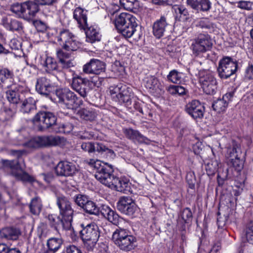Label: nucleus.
<instances>
[{
    "label": "nucleus",
    "instance_id": "nucleus-5",
    "mask_svg": "<svg viewBox=\"0 0 253 253\" xmlns=\"http://www.w3.org/2000/svg\"><path fill=\"white\" fill-rule=\"evenodd\" d=\"M110 94L113 99L120 103H124L126 106L131 108L133 100V94L130 87L122 83L112 85L109 87Z\"/></svg>",
    "mask_w": 253,
    "mask_h": 253
},
{
    "label": "nucleus",
    "instance_id": "nucleus-17",
    "mask_svg": "<svg viewBox=\"0 0 253 253\" xmlns=\"http://www.w3.org/2000/svg\"><path fill=\"white\" fill-rule=\"evenodd\" d=\"M78 171V167L68 161H60L55 168L56 174L60 176H73Z\"/></svg>",
    "mask_w": 253,
    "mask_h": 253
},
{
    "label": "nucleus",
    "instance_id": "nucleus-11",
    "mask_svg": "<svg viewBox=\"0 0 253 253\" xmlns=\"http://www.w3.org/2000/svg\"><path fill=\"white\" fill-rule=\"evenodd\" d=\"M199 82L204 92L207 94H214L217 88V83L214 76L208 71L199 73Z\"/></svg>",
    "mask_w": 253,
    "mask_h": 253
},
{
    "label": "nucleus",
    "instance_id": "nucleus-21",
    "mask_svg": "<svg viewBox=\"0 0 253 253\" xmlns=\"http://www.w3.org/2000/svg\"><path fill=\"white\" fill-rule=\"evenodd\" d=\"M106 65L104 62L97 59H91L83 67V71L87 74L99 75L104 72Z\"/></svg>",
    "mask_w": 253,
    "mask_h": 253
},
{
    "label": "nucleus",
    "instance_id": "nucleus-53",
    "mask_svg": "<svg viewBox=\"0 0 253 253\" xmlns=\"http://www.w3.org/2000/svg\"><path fill=\"white\" fill-rule=\"evenodd\" d=\"M15 176L23 181L33 183L35 181V178L26 172H22L20 173H17Z\"/></svg>",
    "mask_w": 253,
    "mask_h": 253
},
{
    "label": "nucleus",
    "instance_id": "nucleus-38",
    "mask_svg": "<svg viewBox=\"0 0 253 253\" xmlns=\"http://www.w3.org/2000/svg\"><path fill=\"white\" fill-rule=\"evenodd\" d=\"M133 21L132 23L126 25L123 27L118 30L126 38L131 37L136 31L135 28L137 27V24L136 20H134Z\"/></svg>",
    "mask_w": 253,
    "mask_h": 253
},
{
    "label": "nucleus",
    "instance_id": "nucleus-55",
    "mask_svg": "<svg viewBox=\"0 0 253 253\" xmlns=\"http://www.w3.org/2000/svg\"><path fill=\"white\" fill-rule=\"evenodd\" d=\"M4 111L9 116L12 117L16 113L17 111V105L9 103L8 106H4Z\"/></svg>",
    "mask_w": 253,
    "mask_h": 253
},
{
    "label": "nucleus",
    "instance_id": "nucleus-16",
    "mask_svg": "<svg viewBox=\"0 0 253 253\" xmlns=\"http://www.w3.org/2000/svg\"><path fill=\"white\" fill-rule=\"evenodd\" d=\"M83 227L81 231V236L84 242L91 241L92 243H95L100 236L98 226L94 223H91Z\"/></svg>",
    "mask_w": 253,
    "mask_h": 253
},
{
    "label": "nucleus",
    "instance_id": "nucleus-44",
    "mask_svg": "<svg viewBox=\"0 0 253 253\" xmlns=\"http://www.w3.org/2000/svg\"><path fill=\"white\" fill-rule=\"evenodd\" d=\"M30 212L34 215H39L41 211L42 204L40 198H33L29 205Z\"/></svg>",
    "mask_w": 253,
    "mask_h": 253
},
{
    "label": "nucleus",
    "instance_id": "nucleus-35",
    "mask_svg": "<svg viewBox=\"0 0 253 253\" xmlns=\"http://www.w3.org/2000/svg\"><path fill=\"white\" fill-rule=\"evenodd\" d=\"M36 102L34 98L29 97L25 99L20 106V112L23 114H29L36 109Z\"/></svg>",
    "mask_w": 253,
    "mask_h": 253
},
{
    "label": "nucleus",
    "instance_id": "nucleus-46",
    "mask_svg": "<svg viewBox=\"0 0 253 253\" xmlns=\"http://www.w3.org/2000/svg\"><path fill=\"white\" fill-rule=\"evenodd\" d=\"M182 74L176 70L171 71L167 76L168 80L174 84L181 82Z\"/></svg>",
    "mask_w": 253,
    "mask_h": 253
},
{
    "label": "nucleus",
    "instance_id": "nucleus-10",
    "mask_svg": "<svg viewBox=\"0 0 253 253\" xmlns=\"http://www.w3.org/2000/svg\"><path fill=\"white\" fill-rule=\"evenodd\" d=\"M213 45L212 40L208 34H200L194 40L191 44L193 52L196 55L211 49Z\"/></svg>",
    "mask_w": 253,
    "mask_h": 253
},
{
    "label": "nucleus",
    "instance_id": "nucleus-39",
    "mask_svg": "<svg viewBox=\"0 0 253 253\" xmlns=\"http://www.w3.org/2000/svg\"><path fill=\"white\" fill-rule=\"evenodd\" d=\"M87 28L85 32L87 42L93 43L100 41L101 35L98 30L93 27H87Z\"/></svg>",
    "mask_w": 253,
    "mask_h": 253
},
{
    "label": "nucleus",
    "instance_id": "nucleus-26",
    "mask_svg": "<svg viewBox=\"0 0 253 253\" xmlns=\"http://www.w3.org/2000/svg\"><path fill=\"white\" fill-rule=\"evenodd\" d=\"M168 26L167 18L165 16H161L153 25V33L157 38H160L164 35Z\"/></svg>",
    "mask_w": 253,
    "mask_h": 253
},
{
    "label": "nucleus",
    "instance_id": "nucleus-20",
    "mask_svg": "<svg viewBox=\"0 0 253 253\" xmlns=\"http://www.w3.org/2000/svg\"><path fill=\"white\" fill-rule=\"evenodd\" d=\"M47 219L50 227L59 233L60 229L69 230L72 227V223H69L60 215L49 214Z\"/></svg>",
    "mask_w": 253,
    "mask_h": 253
},
{
    "label": "nucleus",
    "instance_id": "nucleus-25",
    "mask_svg": "<svg viewBox=\"0 0 253 253\" xmlns=\"http://www.w3.org/2000/svg\"><path fill=\"white\" fill-rule=\"evenodd\" d=\"M233 95L234 92H229L224 94L222 99H218L214 101L212 104L213 109L219 113L225 111L229 101L231 100Z\"/></svg>",
    "mask_w": 253,
    "mask_h": 253
},
{
    "label": "nucleus",
    "instance_id": "nucleus-52",
    "mask_svg": "<svg viewBox=\"0 0 253 253\" xmlns=\"http://www.w3.org/2000/svg\"><path fill=\"white\" fill-rule=\"evenodd\" d=\"M81 149L84 152L88 153H94V142H85L81 144Z\"/></svg>",
    "mask_w": 253,
    "mask_h": 253
},
{
    "label": "nucleus",
    "instance_id": "nucleus-2",
    "mask_svg": "<svg viewBox=\"0 0 253 253\" xmlns=\"http://www.w3.org/2000/svg\"><path fill=\"white\" fill-rule=\"evenodd\" d=\"M34 128L39 131H45L55 128L57 126V117L49 111H40L32 118Z\"/></svg>",
    "mask_w": 253,
    "mask_h": 253
},
{
    "label": "nucleus",
    "instance_id": "nucleus-1",
    "mask_svg": "<svg viewBox=\"0 0 253 253\" xmlns=\"http://www.w3.org/2000/svg\"><path fill=\"white\" fill-rule=\"evenodd\" d=\"M40 10L35 0L27 1L24 2H15L10 6V10L18 18L26 21L32 20Z\"/></svg>",
    "mask_w": 253,
    "mask_h": 253
},
{
    "label": "nucleus",
    "instance_id": "nucleus-33",
    "mask_svg": "<svg viewBox=\"0 0 253 253\" xmlns=\"http://www.w3.org/2000/svg\"><path fill=\"white\" fill-rule=\"evenodd\" d=\"M45 71L48 73H61V68L56 59L51 57H47L44 62Z\"/></svg>",
    "mask_w": 253,
    "mask_h": 253
},
{
    "label": "nucleus",
    "instance_id": "nucleus-12",
    "mask_svg": "<svg viewBox=\"0 0 253 253\" xmlns=\"http://www.w3.org/2000/svg\"><path fill=\"white\" fill-rule=\"evenodd\" d=\"M73 200L75 203L86 213L89 214H98L99 209L88 196L78 194L74 197Z\"/></svg>",
    "mask_w": 253,
    "mask_h": 253
},
{
    "label": "nucleus",
    "instance_id": "nucleus-13",
    "mask_svg": "<svg viewBox=\"0 0 253 253\" xmlns=\"http://www.w3.org/2000/svg\"><path fill=\"white\" fill-rule=\"evenodd\" d=\"M36 90L41 95L52 99L51 93L55 91L56 89L54 84L49 78L42 77L37 79Z\"/></svg>",
    "mask_w": 253,
    "mask_h": 253
},
{
    "label": "nucleus",
    "instance_id": "nucleus-59",
    "mask_svg": "<svg viewBox=\"0 0 253 253\" xmlns=\"http://www.w3.org/2000/svg\"><path fill=\"white\" fill-rule=\"evenodd\" d=\"M9 46L12 49L17 50L21 48V43L17 39H13L10 41Z\"/></svg>",
    "mask_w": 253,
    "mask_h": 253
},
{
    "label": "nucleus",
    "instance_id": "nucleus-37",
    "mask_svg": "<svg viewBox=\"0 0 253 253\" xmlns=\"http://www.w3.org/2000/svg\"><path fill=\"white\" fill-rule=\"evenodd\" d=\"M145 87L150 91L154 92L161 90V84L158 79L152 76L147 77L145 79Z\"/></svg>",
    "mask_w": 253,
    "mask_h": 253
},
{
    "label": "nucleus",
    "instance_id": "nucleus-34",
    "mask_svg": "<svg viewBox=\"0 0 253 253\" xmlns=\"http://www.w3.org/2000/svg\"><path fill=\"white\" fill-rule=\"evenodd\" d=\"M20 86H14L6 92V98L11 104L17 105L20 101Z\"/></svg>",
    "mask_w": 253,
    "mask_h": 253
},
{
    "label": "nucleus",
    "instance_id": "nucleus-31",
    "mask_svg": "<svg viewBox=\"0 0 253 253\" xmlns=\"http://www.w3.org/2000/svg\"><path fill=\"white\" fill-rule=\"evenodd\" d=\"M134 20H136V18L132 15L122 13L116 18L115 25L117 30H119L126 25L132 23Z\"/></svg>",
    "mask_w": 253,
    "mask_h": 253
},
{
    "label": "nucleus",
    "instance_id": "nucleus-40",
    "mask_svg": "<svg viewBox=\"0 0 253 253\" xmlns=\"http://www.w3.org/2000/svg\"><path fill=\"white\" fill-rule=\"evenodd\" d=\"M219 161L215 158L209 160L205 165L207 174L209 176L214 175L219 168Z\"/></svg>",
    "mask_w": 253,
    "mask_h": 253
},
{
    "label": "nucleus",
    "instance_id": "nucleus-50",
    "mask_svg": "<svg viewBox=\"0 0 253 253\" xmlns=\"http://www.w3.org/2000/svg\"><path fill=\"white\" fill-rule=\"evenodd\" d=\"M0 163L2 165L1 168L16 169H17L18 166V162L15 160H1Z\"/></svg>",
    "mask_w": 253,
    "mask_h": 253
},
{
    "label": "nucleus",
    "instance_id": "nucleus-45",
    "mask_svg": "<svg viewBox=\"0 0 253 253\" xmlns=\"http://www.w3.org/2000/svg\"><path fill=\"white\" fill-rule=\"evenodd\" d=\"M172 10L180 18L187 19L189 16V12L188 10L182 5H174L172 6Z\"/></svg>",
    "mask_w": 253,
    "mask_h": 253
},
{
    "label": "nucleus",
    "instance_id": "nucleus-56",
    "mask_svg": "<svg viewBox=\"0 0 253 253\" xmlns=\"http://www.w3.org/2000/svg\"><path fill=\"white\" fill-rule=\"evenodd\" d=\"M227 177V169H226L225 171L221 172L218 171L217 177V180L218 184L219 186H221L223 185L225 180Z\"/></svg>",
    "mask_w": 253,
    "mask_h": 253
},
{
    "label": "nucleus",
    "instance_id": "nucleus-64",
    "mask_svg": "<svg viewBox=\"0 0 253 253\" xmlns=\"http://www.w3.org/2000/svg\"><path fill=\"white\" fill-rule=\"evenodd\" d=\"M66 253H82L81 251L74 245H70L66 247Z\"/></svg>",
    "mask_w": 253,
    "mask_h": 253
},
{
    "label": "nucleus",
    "instance_id": "nucleus-14",
    "mask_svg": "<svg viewBox=\"0 0 253 253\" xmlns=\"http://www.w3.org/2000/svg\"><path fill=\"white\" fill-rule=\"evenodd\" d=\"M90 82L86 78H82L79 75H75L72 78V87L81 96L85 98L90 90Z\"/></svg>",
    "mask_w": 253,
    "mask_h": 253
},
{
    "label": "nucleus",
    "instance_id": "nucleus-62",
    "mask_svg": "<svg viewBox=\"0 0 253 253\" xmlns=\"http://www.w3.org/2000/svg\"><path fill=\"white\" fill-rule=\"evenodd\" d=\"M253 3L248 1H240L238 3V6L242 9L249 10L252 7Z\"/></svg>",
    "mask_w": 253,
    "mask_h": 253
},
{
    "label": "nucleus",
    "instance_id": "nucleus-15",
    "mask_svg": "<svg viewBox=\"0 0 253 253\" xmlns=\"http://www.w3.org/2000/svg\"><path fill=\"white\" fill-rule=\"evenodd\" d=\"M56 204L59 210V215L72 223L74 211L71 202L66 197H61L57 198Z\"/></svg>",
    "mask_w": 253,
    "mask_h": 253
},
{
    "label": "nucleus",
    "instance_id": "nucleus-9",
    "mask_svg": "<svg viewBox=\"0 0 253 253\" xmlns=\"http://www.w3.org/2000/svg\"><path fill=\"white\" fill-rule=\"evenodd\" d=\"M238 64L231 57L226 56L222 58L218 63L217 72L220 79H227L235 73Z\"/></svg>",
    "mask_w": 253,
    "mask_h": 253
},
{
    "label": "nucleus",
    "instance_id": "nucleus-57",
    "mask_svg": "<svg viewBox=\"0 0 253 253\" xmlns=\"http://www.w3.org/2000/svg\"><path fill=\"white\" fill-rule=\"evenodd\" d=\"M33 24L37 30L40 32H44L47 29V25L46 23L40 20L34 21L33 22Z\"/></svg>",
    "mask_w": 253,
    "mask_h": 253
},
{
    "label": "nucleus",
    "instance_id": "nucleus-29",
    "mask_svg": "<svg viewBox=\"0 0 253 253\" xmlns=\"http://www.w3.org/2000/svg\"><path fill=\"white\" fill-rule=\"evenodd\" d=\"M63 243L61 238H50L46 242L47 249L44 250L42 253H55L60 249Z\"/></svg>",
    "mask_w": 253,
    "mask_h": 253
},
{
    "label": "nucleus",
    "instance_id": "nucleus-3",
    "mask_svg": "<svg viewBox=\"0 0 253 253\" xmlns=\"http://www.w3.org/2000/svg\"><path fill=\"white\" fill-rule=\"evenodd\" d=\"M67 140L59 136H42L34 138L22 144L29 148L48 147L51 146H63L66 144Z\"/></svg>",
    "mask_w": 253,
    "mask_h": 253
},
{
    "label": "nucleus",
    "instance_id": "nucleus-61",
    "mask_svg": "<svg viewBox=\"0 0 253 253\" xmlns=\"http://www.w3.org/2000/svg\"><path fill=\"white\" fill-rule=\"evenodd\" d=\"M192 177V174L191 173H188L186 176V180L188 184L189 187L192 189H194L195 187L196 179L194 177L193 178H190Z\"/></svg>",
    "mask_w": 253,
    "mask_h": 253
},
{
    "label": "nucleus",
    "instance_id": "nucleus-22",
    "mask_svg": "<svg viewBox=\"0 0 253 253\" xmlns=\"http://www.w3.org/2000/svg\"><path fill=\"white\" fill-rule=\"evenodd\" d=\"M2 23L4 27L8 31L16 32L19 34L24 32L23 23L16 18L9 16L3 17L2 19Z\"/></svg>",
    "mask_w": 253,
    "mask_h": 253
},
{
    "label": "nucleus",
    "instance_id": "nucleus-18",
    "mask_svg": "<svg viewBox=\"0 0 253 253\" xmlns=\"http://www.w3.org/2000/svg\"><path fill=\"white\" fill-rule=\"evenodd\" d=\"M117 209L124 214L132 215L137 210V206L131 198L123 196L120 198L117 203Z\"/></svg>",
    "mask_w": 253,
    "mask_h": 253
},
{
    "label": "nucleus",
    "instance_id": "nucleus-63",
    "mask_svg": "<svg viewBox=\"0 0 253 253\" xmlns=\"http://www.w3.org/2000/svg\"><path fill=\"white\" fill-rule=\"evenodd\" d=\"M253 76V65L249 64L248 67L246 70L245 79L246 80H251Z\"/></svg>",
    "mask_w": 253,
    "mask_h": 253
},
{
    "label": "nucleus",
    "instance_id": "nucleus-27",
    "mask_svg": "<svg viewBox=\"0 0 253 253\" xmlns=\"http://www.w3.org/2000/svg\"><path fill=\"white\" fill-rule=\"evenodd\" d=\"M86 13L87 10L78 7L74 10L73 13L74 18L77 21L79 27L84 30L88 27Z\"/></svg>",
    "mask_w": 253,
    "mask_h": 253
},
{
    "label": "nucleus",
    "instance_id": "nucleus-19",
    "mask_svg": "<svg viewBox=\"0 0 253 253\" xmlns=\"http://www.w3.org/2000/svg\"><path fill=\"white\" fill-rule=\"evenodd\" d=\"M185 110L194 119H202L204 117L205 107L199 100H193L185 105Z\"/></svg>",
    "mask_w": 253,
    "mask_h": 253
},
{
    "label": "nucleus",
    "instance_id": "nucleus-30",
    "mask_svg": "<svg viewBox=\"0 0 253 253\" xmlns=\"http://www.w3.org/2000/svg\"><path fill=\"white\" fill-rule=\"evenodd\" d=\"M108 187L114 188L118 191L127 193L129 192L130 186L129 183L126 180L115 177Z\"/></svg>",
    "mask_w": 253,
    "mask_h": 253
},
{
    "label": "nucleus",
    "instance_id": "nucleus-49",
    "mask_svg": "<svg viewBox=\"0 0 253 253\" xmlns=\"http://www.w3.org/2000/svg\"><path fill=\"white\" fill-rule=\"evenodd\" d=\"M13 77L12 72L7 69L4 68L0 70V80L2 83H4L7 79H11Z\"/></svg>",
    "mask_w": 253,
    "mask_h": 253
},
{
    "label": "nucleus",
    "instance_id": "nucleus-7",
    "mask_svg": "<svg viewBox=\"0 0 253 253\" xmlns=\"http://www.w3.org/2000/svg\"><path fill=\"white\" fill-rule=\"evenodd\" d=\"M227 155L230 165L236 171H241L244 167V156L239 144L236 141H231L230 146L227 148Z\"/></svg>",
    "mask_w": 253,
    "mask_h": 253
},
{
    "label": "nucleus",
    "instance_id": "nucleus-58",
    "mask_svg": "<svg viewBox=\"0 0 253 253\" xmlns=\"http://www.w3.org/2000/svg\"><path fill=\"white\" fill-rule=\"evenodd\" d=\"M59 65L61 68V72H63V70L65 69H68L74 66L73 62L70 60H59Z\"/></svg>",
    "mask_w": 253,
    "mask_h": 253
},
{
    "label": "nucleus",
    "instance_id": "nucleus-43",
    "mask_svg": "<svg viewBox=\"0 0 253 253\" xmlns=\"http://www.w3.org/2000/svg\"><path fill=\"white\" fill-rule=\"evenodd\" d=\"M95 152L100 154L106 153L111 158H114L115 156L114 151L109 149L102 142H94V152Z\"/></svg>",
    "mask_w": 253,
    "mask_h": 253
},
{
    "label": "nucleus",
    "instance_id": "nucleus-51",
    "mask_svg": "<svg viewBox=\"0 0 253 253\" xmlns=\"http://www.w3.org/2000/svg\"><path fill=\"white\" fill-rule=\"evenodd\" d=\"M197 26L204 30H212L214 28L213 24L207 18H203L201 19L198 22Z\"/></svg>",
    "mask_w": 253,
    "mask_h": 253
},
{
    "label": "nucleus",
    "instance_id": "nucleus-60",
    "mask_svg": "<svg viewBox=\"0 0 253 253\" xmlns=\"http://www.w3.org/2000/svg\"><path fill=\"white\" fill-rule=\"evenodd\" d=\"M79 136L82 139H90L94 136V134L91 131H84L79 134Z\"/></svg>",
    "mask_w": 253,
    "mask_h": 253
},
{
    "label": "nucleus",
    "instance_id": "nucleus-36",
    "mask_svg": "<svg viewBox=\"0 0 253 253\" xmlns=\"http://www.w3.org/2000/svg\"><path fill=\"white\" fill-rule=\"evenodd\" d=\"M83 101L78 97L73 91L69 90L66 103L67 107L69 109H74L80 107L83 104Z\"/></svg>",
    "mask_w": 253,
    "mask_h": 253
},
{
    "label": "nucleus",
    "instance_id": "nucleus-54",
    "mask_svg": "<svg viewBox=\"0 0 253 253\" xmlns=\"http://www.w3.org/2000/svg\"><path fill=\"white\" fill-rule=\"evenodd\" d=\"M181 216L185 223H188L192 218V213L190 209L188 208L184 209Z\"/></svg>",
    "mask_w": 253,
    "mask_h": 253
},
{
    "label": "nucleus",
    "instance_id": "nucleus-8",
    "mask_svg": "<svg viewBox=\"0 0 253 253\" xmlns=\"http://www.w3.org/2000/svg\"><path fill=\"white\" fill-rule=\"evenodd\" d=\"M57 39L62 48L66 51H76L80 47L79 42L77 41L75 36L69 30H61Z\"/></svg>",
    "mask_w": 253,
    "mask_h": 253
},
{
    "label": "nucleus",
    "instance_id": "nucleus-6",
    "mask_svg": "<svg viewBox=\"0 0 253 253\" xmlns=\"http://www.w3.org/2000/svg\"><path fill=\"white\" fill-rule=\"evenodd\" d=\"M94 168L96 171L95 177L103 184L109 187L116 176L113 173V168L112 165L107 163H101L100 161L95 162Z\"/></svg>",
    "mask_w": 253,
    "mask_h": 253
},
{
    "label": "nucleus",
    "instance_id": "nucleus-23",
    "mask_svg": "<svg viewBox=\"0 0 253 253\" xmlns=\"http://www.w3.org/2000/svg\"><path fill=\"white\" fill-rule=\"evenodd\" d=\"M21 235L20 228L14 226L4 227L0 230V238L7 241H16Z\"/></svg>",
    "mask_w": 253,
    "mask_h": 253
},
{
    "label": "nucleus",
    "instance_id": "nucleus-24",
    "mask_svg": "<svg viewBox=\"0 0 253 253\" xmlns=\"http://www.w3.org/2000/svg\"><path fill=\"white\" fill-rule=\"evenodd\" d=\"M100 212L105 218L114 225L118 226L123 220L115 211L107 205H103Z\"/></svg>",
    "mask_w": 253,
    "mask_h": 253
},
{
    "label": "nucleus",
    "instance_id": "nucleus-48",
    "mask_svg": "<svg viewBox=\"0 0 253 253\" xmlns=\"http://www.w3.org/2000/svg\"><path fill=\"white\" fill-rule=\"evenodd\" d=\"M120 2L122 6L128 10L135 8L138 3L136 0H120Z\"/></svg>",
    "mask_w": 253,
    "mask_h": 253
},
{
    "label": "nucleus",
    "instance_id": "nucleus-28",
    "mask_svg": "<svg viewBox=\"0 0 253 253\" xmlns=\"http://www.w3.org/2000/svg\"><path fill=\"white\" fill-rule=\"evenodd\" d=\"M187 4L198 11H208L211 8L210 0H186Z\"/></svg>",
    "mask_w": 253,
    "mask_h": 253
},
{
    "label": "nucleus",
    "instance_id": "nucleus-47",
    "mask_svg": "<svg viewBox=\"0 0 253 253\" xmlns=\"http://www.w3.org/2000/svg\"><path fill=\"white\" fill-rule=\"evenodd\" d=\"M79 114L83 119L86 121H92L96 117L94 112L86 109L80 110L79 111Z\"/></svg>",
    "mask_w": 253,
    "mask_h": 253
},
{
    "label": "nucleus",
    "instance_id": "nucleus-32",
    "mask_svg": "<svg viewBox=\"0 0 253 253\" xmlns=\"http://www.w3.org/2000/svg\"><path fill=\"white\" fill-rule=\"evenodd\" d=\"M124 132L126 137L129 139L136 140L140 143H149L150 140L137 130L129 128L124 129Z\"/></svg>",
    "mask_w": 253,
    "mask_h": 253
},
{
    "label": "nucleus",
    "instance_id": "nucleus-41",
    "mask_svg": "<svg viewBox=\"0 0 253 253\" xmlns=\"http://www.w3.org/2000/svg\"><path fill=\"white\" fill-rule=\"evenodd\" d=\"M253 223L252 221L250 222L247 226L243 234L242 238V241L244 243H249L251 246L253 245Z\"/></svg>",
    "mask_w": 253,
    "mask_h": 253
},
{
    "label": "nucleus",
    "instance_id": "nucleus-42",
    "mask_svg": "<svg viewBox=\"0 0 253 253\" xmlns=\"http://www.w3.org/2000/svg\"><path fill=\"white\" fill-rule=\"evenodd\" d=\"M69 91V90L66 89H56L53 93V95L56 97L54 98L55 102L66 105Z\"/></svg>",
    "mask_w": 253,
    "mask_h": 253
},
{
    "label": "nucleus",
    "instance_id": "nucleus-4",
    "mask_svg": "<svg viewBox=\"0 0 253 253\" xmlns=\"http://www.w3.org/2000/svg\"><path fill=\"white\" fill-rule=\"evenodd\" d=\"M112 240L121 250L129 251L136 246V239L129 234L128 230L119 227L113 233Z\"/></svg>",
    "mask_w": 253,
    "mask_h": 253
}]
</instances>
